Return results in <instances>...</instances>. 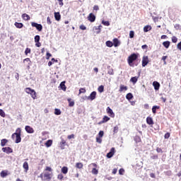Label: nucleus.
I'll return each instance as SVG.
<instances>
[{"label": "nucleus", "mask_w": 181, "mask_h": 181, "mask_svg": "<svg viewBox=\"0 0 181 181\" xmlns=\"http://www.w3.org/2000/svg\"><path fill=\"white\" fill-rule=\"evenodd\" d=\"M40 177L42 181H50L53 177V169L51 167L47 166L44 171L40 175Z\"/></svg>", "instance_id": "nucleus-1"}, {"label": "nucleus", "mask_w": 181, "mask_h": 181, "mask_svg": "<svg viewBox=\"0 0 181 181\" xmlns=\"http://www.w3.org/2000/svg\"><path fill=\"white\" fill-rule=\"evenodd\" d=\"M21 128H18L16 130V132L12 134L11 138L12 139H15V136H16V144H20L21 141H22V138L21 137Z\"/></svg>", "instance_id": "nucleus-2"}, {"label": "nucleus", "mask_w": 181, "mask_h": 181, "mask_svg": "<svg viewBox=\"0 0 181 181\" xmlns=\"http://www.w3.org/2000/svg\"><path fill=\"white\" fill-rule=\"evenodd\" d=\"M136 59H138V54L134 53L132 54L127 59V62L129 65L132 67L134 66V62H135V60H136Z\"/></svg>", "instance_id": "nucleus-3"}, {"label": "nucleus", "mask_w": 181, "mask_h": 181, "mask_svg": "<svg viewBox=\"0 0 181 181\" xmlns=\"http://www.w3.org/2000/svg\"><path fill=\"white\" fill-rule=\"evenodd\" d=\"M25 91L27 94H30L33 100H36V91L35 90L30 88H25Z\"/></svg>", "instance_id": "nucleus-4"}, {"label": "nucleus", "mask_w": 181, "mask_h": 181, "mask_svg": "<svg viewBox=\"0 0 181 181\" xmlns=\"http://www.w3.org/2000/svg\"><path fill=\"white\" fill-rule=\"evenodd\" d=\"M31 26L36 28L38 32H42V29H43V26L41 24H37V23H32Z\"/></svg>", "instance_id": "nucleus-5"}, {"label": "nucleus", "mask_w": 181, "mask_h": 181, "mask_svg": "<svg viewBox=\"0 0 181 181\" xmlns=\"http://www.w3.org/2000/svg\"><path fill=\"white\" fill-rule=\"evenodd\" d=\"M148 63H149V59L148 58V56L143 57L142 59V66L145 67L148 65Z\"/></svg>", "instance_id": "nucleus-6"}, {"label": "nucleus", "mask_w": 181, "mask_h": 181, "mask_svg": "<svg viewBox=\"0 0 181 181\" xmlns=\"http://www.w3.org/2000/svg\"><path fill=\"white\" fill-rule=\"evenodd\" d=\"M2 151L5 153H8V154L12 153V152H13V150H12V148H11V147H3Z\"/></svg>", "instance_id": "nucleus-7"}, {"label": "nucleus", "mask_w": 181, "mask_h": 181, "mask_svg": "<svg viewBox=\"0 0 181 181\" xmlns=\"http://www.w3.org/2000/svg\"><path fill=\"white\" fill-rule=\"evenodd\" d=\"M114 153H115V148H112L110 149V151L107 153V158H108L109 159L110 158H112V156H114Z\"/></svg>", "instance_id": "nucleus-8"}, {"label": "nucleus", "mask_w": 181, "mask_h": 181, "mask_svg": "<svg viewBox=\"0 0 181 181\" xmlns=\"http://www.w3.org/2000/svg\"><path fill=\"white\" fill-rule=\"evenodd\" d=\"M96 95H97V92L93 91L88 96V100H90L91 101H93V100H95Z\"/></svg>", "instance_id": "nucleus-9"}, {"label": "nucleus", "mask_w": 181, "mask_h": 181, "mask_svg": "<svg viewBox=\"0 0 181 181\" xmlns=\"http://www.w3.org/2000/svg\"><path fill=\"white\" fill-rule=\"evenodd\" d=\"M106 111L109 114L110 117H111L112 118H114V117H115V114L112 110V109L110 108V107H107Z\"/></svg>", "instance_id": "nucleus-10"}, {"label": "nucleus", "mask_w": 181, "mask_h": 181, "mask_svg": "<svg viewBox=\"0 0 181 181\" xmlns=\"http://www.w3.org/2000/svg\"><path fill=\"white\" fill-rule=\"evenodd\" d=\"M25 129L28 134H33L35 132V130L30 126H25Z\"/></svg>", "instance_id": "nucleus-11"}, {"label": "nucleus", "mask_w": 181, "mask_h": 181, "mask_svg": "<svg viewBox=\"0 0 181 181\" xmlns=\"http://www.w3.org/2000/svg\"><path fill=\"white\" fill-rule=\"evenodd\" d=\"M88 19L90 22H95V16L90 13L88 16Z\"/></svg>", "instance_id": "nucleus-12"}, {"label": "nucleus", "mask_w": 181, "mask_h": 181, "mask_svg": "<svg viewBox=\"0 0 181 181\" xmlns=\"http://www.w3.org/2000/svg\"><path fill=\"white\" fill-rule=\"evenodd\" d=\"M153 86L154 87V90H159V87H160V84L159 83V82H157V81H154L153 83Z\"/></svg>", "instance_id": "nucleus-13"}, {"label": "nucleus", "mask_w": 181, "mask_h": 181, "mask_svg": "<svg viewBox=\"0 0 181 181\" xmlns=\"http://www.w3.org/2000/svg\"><path fill=\"white\" fill-rule=\"evenodd\" d=\"M54 18L57 21H60V19H62V16L60 15L59 12H55L54 13Z\"/></svg>", "instance_id": "nucleus-14"}, {"label": "nucleus", "mask_w": 181, "mask_h": 181, "mask_svg": "<svg viewBox=\"0 0 181 181\" xmlns=\"http://www.w3.org/2000/svg\"><path fill=\"white\" fill-rule=\"evenodd\" d=\"M146 122L148 125H153V119L151 117L146 118Z\"/></svg>", "instance_id": "nucleus-15"}, {"label": "nucleus", "mask_w": 181, "mask_h": 181, "mask_svg": "<svg viewBox=\"0 0 181 181\" xmlns=\"http://www.w3.org/2000/svg\"><path fill=\"white\" fill-rule=\"evenodd\" d=\"M8 175H9L8 170H2L0 173L1 177H6Z\"/></svg>", "instance_id": "nucleus-16"}, {"label": "nucleus", "mask_w": 181, "mask_h": 181, "mask_svg": "<svg viewBox=\"0 0 181 181\" xmlns=\"http://www.w3.org/2000/svg\"><path fill=\"white\" fill-rule=\"evenodd\" d=\"M23 168L25 169V172H28V170H29V164L28 162L25 161L23 163Z\"/></svg>", "instance_id": "nucleus-17"}, {"label": "nucleus", "mask_w": 181, "mask_h": 181, "mask_svg": "<svg viewBox=\"0 0 181 181\" xmlns=\"http://www.w3.org/2000/svg\"><path fill=\"white\" fill-rule=\"evenodd\" d=\"M127 90H128V87L124 86V85H120V88H119V93H122V91H127Z\"/></svg>", "instance_id": "nucleus-18"}, {"label": "nucleus", "mask_w": 181, "mask_h": 181, "mask_svg": "<svg viewBox=\"0 0 181 181\" xmlns=\"http://www.w3.org/2000/svg\"><path fill=\"white\" fill-rule=\"evenodd\" d=\"M119 45V40H118L117 38L113 39V46H115V47H118Z\"/></svg>", "instance_id": "nucleus-19"}, {"label": "nucleus", "mask_w": 181, "mask_h": 181, "mask_svg": "<svg viewBox=\"0 0 181 181\" xmlns=\"http://www.w3.org/2000/svg\"><path fill=\"white\" fill-rule=\"evenodd\" d=\"M22 18L24 21H30V16L26 13H23L22 15Z\"/></svg>", "instance_id": "nucleus-20"}, {"label": "nucleus", "mask_w": 181, "mask_h": 181, "mask_svg": "<svg viewBox=\"0 0 181 181\" xmlns=\"http://www.w3.org/2000/svg\"><path fill=\"white\" fill-rule=\"evenodd\" d=\"M160 108V106H158V105H154L152 107V112L153 114H156V110H159Z\"/></svg>", "instance_id": "nucleus-21"}, {"label": "nucleus", "mask_w": 181, "mask_h": 181, "mask_svg": "<svg viewBox=\"0 0 181 181\" xmlns=\"http://www.w3.org/2000/svg\"><path fill=\"white\" fill-rule=\"evenodd\" d=\"M59 86L61 87V89L63 90V91H66V81H62Z\"/></svg>", "instance_id": "nucleus-22"}, {"label": "nucleus", "mask_w": 181, "mask_h": 181, "mask_svg": "<svg viewBox=\"0 0 181 181\" xmlns=\"http://www.w3.org/2000/svg\"><path fill=\"white\" fill-rule=\"evenodd\" d=\"M163 46H164V47H165V49H169V46H170V42H169V41L163 42Z\"/></svg>", "instance_id": "nucleus-23"}, {"label": "nucleus", "mask_w": 181, "mask_h": 181, "mask_svg": "<svg viewBox=\"0 0 181 181\" xmlns=\"http://www.w3.org/2000/svg\"><path fill=\"white\" fill-rule=\"evenodd\" d=\"M16 28H18V29H22L23 28V23H15Z\"/></svg>", "instance_id": "nucleus-24"}, {"label": "nucleus", "mask_w": 181, "mask_h": 181, "mask_svg": "<svg viewBox=\"0 0 181 181\" xmlns=\"http://www.w3.org/2000/svg\"><path fill=\"white\" fill-rule=\"evenodd\" d=\"M95 30H98L96 31L97 35H98V33H100L101 32V29H103V25H99L98 27H94Z\"/></svg>", "instance_id": "nucleus-25"}, {"label": "nucleus", "mask_w": 181, "mask_h": 181, "mask_svg": "<svg viewBox=\"0 0 181 181\" xmlns=\"http://www.w3.org/2000/svg\"><path fill=\"white\" fill-rule=\"evenodd\" d=\"M6 144H8V139H1V146H5V145H6Z\"/></svg>", "instance_id": "nucleus-26"}, {"label": "nucleus", "mask_w": 181, "mask_h": 181, "mask_svg": "<svg viewBox=\"0 0 181 181\" xmlns=\"http://www.w3.org/2000/svg\"><path fill=\"white\" fill-rule=\"evenodd\" d=\"M152 27L151 25H146L144 28V32L146 33V32H149V30H151Z\"/></svg>", "instance_id": "nucleus-27"}, {"label": "nucleus", "mask_w": 181, "mask_h": 181, "mask_svg": "<svg viewBox=\"0 0 181 181\" xmlns=\"http://www.w3.org/2000/svg\"><path fill=\"white\" fill-rule=\"evenodd\" d=\"M52 144H53V141L52 140H48L45 143V146H47V148H50V146H52Z\"/></svg>", "instance_id": "nucleus-28"}, {"label": "nucleus", "mask_w": 181, "mask_h": 181, "mask_svg": "<svg viewBox=\"0 0 181 181\" xmlns=\"http://www.w3.org/2000/svg\"><path fill=\"white\" fill-rule=\"evenodd\" d=\"M105 45L107 47H112L114 46V43L110 40L107 41Z\"/></svg>", "instance_id": "nucleus-29"}, {"label": "nucleus", "mask_w": 181, "mask_h": 181, "mask_svg": "<svg viewBox=\"0 0 181 181\" xmlns=\"http://www.w3.org/2000/svg\"><path fill=\"white\" fill-rule=\"evenodd\" d=\"M130 81L133 83V84H136V81H138V77L137 76L132 77L130 79Z\"/></svg>", "instance_id": "nucleus-30"}, {"label": "nucleus", "mask_w": 181, "mask_h": 181, "mask_svg": "<svg viewBox=\"0 0 181 181\" xmlns=\"http://www.w3.org/2000/svg\"><path fill=\"white\" fill-rule=\"evenodd\" d=\"M126 98L127 100H132V98H134V95H132V93H129L127 94Z\"/></svg>", "instance_id": "nucleus-31"}, {"label": "nucleus", "mask_w": 181, "mask_h": 181, "mask_svg": "<svg viewBox=\"0 0 181 181\" xmlns=\"http://www.w3.org/2000/svg\"><path fill=\"white\" fill-rule=\"evenodd\" d=\"M108 121H110V117L107 116H104L102 120V122H108Z\"/></svg>", "instance_id": "nucleus-32"}, {"label": "nucleus", "mask_w": 181, "mask_h": 181, "mask_svg": "<svg viewBox=\"0 0 181 181\" xmlns=\"http://www.w3.org/2000/svg\"><path fill=\"white\" fill-rule=\"evenodd\" d=\"M62 173H64V175H66L67 172H69V169L67 168V167H63L62 168Z\"/></svg>", "instance_id": "nucleus-33"}, {"label": "nucleus", "mask_w": 181, "mask_h": 181, "mask_svg": "<svg viewBox=\"0 0 181 181\" xmlns=\"http://www.w3.org/2000/svg\"><path fill=\"white\" fill-rule=\"evenodd\" d=\"M92 173L93 175H98V169H97L96 168H93L92 169Z\"/></svg>", "instance_id": "nucleus-34"}, {"label": "nucleus", "mask_w": 181, "mask_h": 181, "mask_svg": "<svg viewBox=\"0 0 181 181\" xmlns=\"http://www.w3.org/2000/svg\"><path fill=\"white\" fill-rule=\"evenodd\" d=\"M55 115H60L62 114V111L59 109L56 108L54 110Z\"/></svg>", "instance_id": "nucleus-35"}, {"label": "nucleus", "mask_w": 181, "mask_h": 181, "mask_svg": "<svg viewBox=\"0 0 181 181\" xmlns=\"http://www.w3.org/2000/svg\"><path fill=\"white\" fill-rule=\"evenodd\" d=\"M6 115L5 112L2 109H0V116L5 118Z\"/></svg>", "instance_id": "nucleus-36"}, {"label": "nucleus", "mask_w": 181, "mask_h": 181, "mask_svg": "<svg viewBox=\"0 0 181 181\" xmlns=\"http://www.w3.org/2000/svg\"><path fill=\"white\" fill-rule=\"evenodd\" d=\"M76 166L78 168V169H83V164L81 163H77Z\"/></svg>", "instance_id": "nucleus-37"}, {"label": "nucleus", "mask_w": 181, "mask_h": 181, "mask_svg": "<svg viewBox=\"0 0 181 181\" xmlns=\"http://www.w3.org/2000/svg\"><path fill=\"white\" fill-rule=\"evenodd\" d=\"M64 144H66V140L62 139L61 142H60V145H61V148L62 149H64V147H63V145H64Z\"/></svg>", "instance_id": "nucleus-38"}, {"label": "nucleus", "mask_w": 181, "mask_h": 181, "mask_svg": "<svg viewBox=\"0 0 181 181\" xmlns=\"http://www.w3.org/2000/svg\"><path fill=\"white\" fill-rule=\"evenodd\" d=\"M68 101L69 103V107H74V101H71V99H68Z\"/></svg>", "instance_id": "nucleus-39"}, {"label": "nucleus", "mask_w": 181, "mask_h": 181, "mask_svg": "<svg viewBox=\"0 0 181 181\" xmlns=\"http://www.w3.org/2000/svg\"><path fill=\"white\" fill-rule=\"evenodd\" d=\"M99 93H103L104 92V86H100L98 88Z\"/></svg>", "instance_id": "nucleus-40"}, {"label": "nucleus", "mask_w": 181, "mask_h": 181, "mask_svg": "<svg viewBox=\"0 0 181 181\" xmlns=\"http://www.w3.org/2000/svg\"><path fill=\"white\" fill-rule=\"evenodd\" d=\"M134 35H135V33L134 31L131 30L129 32V37H130V39H133Z\"/></svg>", "instance_id": "nucleus-41"}, {"label": "nucleus", "mask_w": 181, "mask_h": 181, "mask_svg": "<svg viewBox=\"0 0 181 181\" xmlns=\"http://www.w3.org/2000/svg\"><path fill=\"white\" fill-rule=\"evenodd\" d=\"M119 129V128L118 127V126H115V127H114V129H113L114 134L118 133Z\"/></svg>", "instance_id": "nucleus-42"}, {"label": "nucleus", "mask_w": 181, "mask_h": 181, "mask_svg": "<svg viewBox=\"0 0 181 181\" xmlns=\"http://www.w3.org/2000/svg\"><path fill=\"white\" fill-rule=\"evenodd\" d=\"M30 52H31L30 48H26L25 50V54L26 56H28V54H29V53H30Z\"/></svg>", "instance_id": "nucleus-43"}, {"label": "nucleus", "mask_w": 181, "mask_h": 181, "mask_svg": "<svg viewBox=\"0 0 181 181\" xmlns=\"http://www.w3.org/2000/svg\"><path fill=\"white\" fill-rule=\"evenodd\" d=\"M84 93H86V89L83 88H81L79 89V94H84Z\"/></svg>", "instance_id": "nucleus-44"}, {"label": "nucleus", "mask_w": 181, "mask_h": 181, "mask_svg": "<svg viewBox=\"0 0 181 181\" xmlns=\"http://www.w3.org/2000/svg\"><path fill=\"white\" fill-rule=\"evenodd\" d=\"M103 25H104L105 26H110V22L109 21H102Z\"/></svg>", "instance_id": "nucleus-45"}, {"label": "nucleus", "mask_w": 181, "mask_h": 181, "mask_svg": "<svg viewBox=\"0 0 181 181\" xmlns=\"http://www.w3.org/2000/svg\"><path fill=\"white\" fill-rule=\"evenodd\" d=\"M98 136H99V138H103V136H104V132L100 131L98 133Z\"/></svg>", "instance_id": "nucleus-46"}, {"label": "nucleus", "mask_w": 181, "mask_h": 181, "mask_svg": "<svg viewBox=\"0 0 181 181\" xmlns=\"http://www.w3.org/2000/svg\"><path fill=\"white\" fill-rule=\"evenodd\" d=\"M172 42L173 43H176L177 42V37L175 36L172 37Z\"/></svg>", "instance_id": "nucleus-47"}, {"label": "nucleus", "mask_w": 181, "mask_h": 181, "mask_svg": "<svg viewBox=\"0 0 181 181\" xmlns=\"http://www.w3.org/2000/svg\"><path fill=\"white\" fill-rule=\"evenodd\" d=\"M40 35H35V42H40Z\"/></svg>", "instance_id": "nucleus-48"}, {"label": "nucleus", "mask_w": 181, "mask_h": 181, "mask_svg": "<svg viewBox=\"0 0 181 181\" xmlns=\"http://www.w3.org/2000/svg\"><path fill=\"white\" fill-rule=\"evenodd\" d=\"M124 173H125V170H124V168H120L119 170V174L124 175Z\"/></svg>", "instance_id": "nucleus-49"}, {"label": "nucleus", "mask_w": 181, "mask_h": 181, "mask_svg": "<svg viewBox=\"0 0 181 181\" xmlns=\"http://www.w3.org/2000/svg\"><path fill=\"white\" fill-rule=\"evenodd\" d=\"M96 142H98V144H101V142H103L101 137H96Z\"/></svg>", "instance_id": "nucleus-50"}, {"label": "nucleus", "mask_w": 181, "mask_h": 181, "mask_svg": "<svg viewBox=\"0 0 181 181\" xmlns=\"http://www.w3.org/2000/svg\"><path fill=\"white\" fill-rule=\"evenodd\" d=\"M170 137V133H166L164 136L165 139H169Z\"/></svg>", "instance_id": "nucleus-51"}, {"label": "nucleus", "mask_w": 181, "mask_h": 181, "mask_svg": "<svg viewBox=\"0 0 181 181\" xmlns=\"http://www.w3.org/2000/svg\"><path fill=\"white\" fill-rule=\"evenodd\" d=\"M108 74H110V76H113L114 74V71L112 70V69H109L107 71Z\"/></svg>", "instance_id": "nucleus-52"}, {"label": "nucleus", "mask_w": 181, "mask_h": 181, "mask_svg": "<svg viewBox=\"0 0 181 181\" xmlns=\"http://www.w3.org/2000/svg\"><path fill=\"white\" fill-rule=\"evenodd\" d=\"M47 25H52V21L50 20V17H47Z\"/></svg>", "instance_id": "nucleus-53"}, {"label": "nucleus", "mask_w": 181, "mask_h": 181, "mask_svg": "<svg viewBox=\"0 0 181 181\" xmlns=\"http://www.w3.org/2000/svg\"><path fill=\"white\" fill-rule=\"evenodd\" d=\"M35 46L37 47H40L42 46V44L38 41V42H35Z\"/></svg>", "instance_id": "nucleus-54"}, {"label": "nucleus", "mask_w": 181, "mask_h": 181, "mask_svg": "<svg viewBox=\"0 0 181 181\" xmlns=\"http://www.w3.org/2000/svg\"><path fill=\"white\" fill-rule=\"evenodd\" d=\"M80 29H81V30H86V29H87V28L85 27L84 25H80Z\"/></svg>", "instance_id": "nucleus-55"}, {"label": "nucleus", "mask_w": 181, "mask_h": 181, "mask_svg": "<svg viewBox=\"0 0 181 181\" xmlns=\"http://www.w3.org/2000/svg\"><path fill=\"white\" fill-rule=\"evenodd\" d=\"M100 9V7H98V5H95L93 6V11H98Z\"/></svg>", "instance_id": "nucleus-56"}, {"label": "nucleus", "mask_w": 181, "mask_h": 181, "mask_svg": "<svg viewBox=\"0 0 181 181\" xmlns=\"http://www.w3.org/2000/svg\"><path fill=\"white\" fill-rule=\"evenodd\" d=\"M57 179H59V180H62V179H63V175L62 174L58 175Z\"/></svg>", "instance_id": "nucleus-57"}, {"label": "nucleus", "mask_w": 181, "mask_h": 181, "mask_svg": "<svg viewBox=\"0 0 181 181\" xmlns=\"http://www.w3.org/2000/svg\"><path fill=\"white\" fill-rule=\"evenodd\" d=\"M74 139V134H71L68 136V139Z\"/></svg>", "instance_id": "nucleus-58"}, {"label": "nucleus", "mask_w": 181, "mask_h": 181, "mask_svg": "<svg viewBox=\"0 0 181 181\" xmlns=\"http://www.w3.org/2000/svg\"><path fill=\"white\" fill-rule=\"evenodd\" d=\"M50 57H52V54L47 52V59H49Z\"/></svg>", "instance_id": "nucleus-59"}, {"label": "nucleus", "mask_w": 181, "mask_h": 181, "mask_svg": "<svg viewBox=\"0 0 181 181\" xmlns=\"http://www.w3.org/2000/svg\"><path fill=\"white\" fill-rule=\"evenodd\" d=\"M135 141H136L137 142H141V138L139 136H136Z\"/></svg>", "instance_id": "nucleus-60"}, {"label": "nucleus", "mask_w": 181, "mask_h": 181, "mask_svg": "<svg viewBox=\"0 0 181 181\" xmlns=\"http://www.w3.org/2000/svg\"><path fill=\"white\" fill-rule=\"evenodd\" d=\"M177 47L179 50H181V42H180L177 45Z\"/></svg>", "instance_id": "nucleus-61"}, {"label": "nucleus", "mask_w": 181, "mask_h": 181, "mask_svg": "<svg viewBox=\"0 0 181 181\" xmlns=\"http://www.w3.org/2000/svg\"><path fill=\"white\" fill-rule=\"evenodd\" d=\"M156 151H157L158 153H162V148H156Z\"/></svg>", "instance_id": "nucleus-62"}, {"label": "nucleus", "mask_w": 181, "mask_h": 181, "mask_svg": "<svg viewBox=\"0 0 181 181\" xmlns=\"http://www.w3.org/2000/svg\"><path fill=\"white\" fill-rule=\"evenodd\" d=\"M26 62L27 63H30V58H26L24 59V62Z\"/></svg>", "instance_id": "nucleus-63"}, {"label": "nucleus", "mask_w": 181, "mask_h": 181, "mask_svg": "<svg viewBox=\"0 0 181 181\" xmlns=\"http://www.w3.org/2000/svg\"><path fill=\"white\" fill-rule=\"evenodd\" d=\"M144 108H145L146 110H149V105H148V104H145V105H144Z\"/></svg>", "instance_id": "nucleus-64"}]
</instances>
